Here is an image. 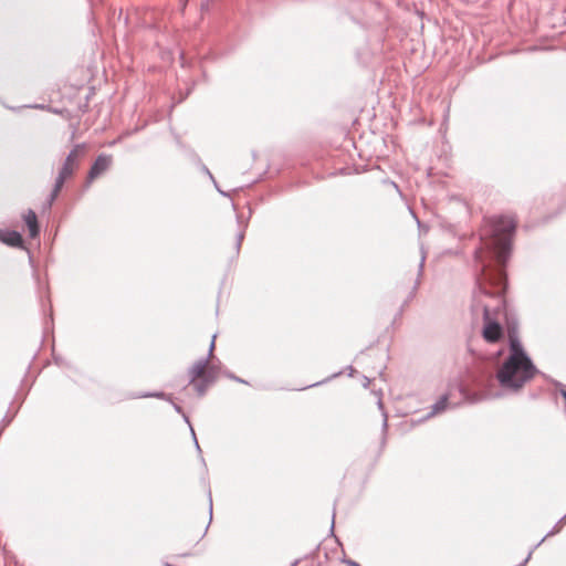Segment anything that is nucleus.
I'll use <instances>...</instances> for the list:
<instances>
[{"mask_svg": "<svg viewBox=\"0 0 566 566\" xmlns=\"http://www.w3.org/2000/svg\"><path fill=\"white\" fill-rule=\"evenodd\" d=\"M86 145L76 144L66 155L61 168L59 169L55 181L64 185L72 177L78 167V158L84 154Z\"/></svg>", "mask_w": 566, "mask_h": 566, "instance_id": "3", "label": "nucleus"}, {"mask_svg": "<svg viewBox=\"0 0 566 566\" xmlns=\"http://www.w3.org/2000/svg\"><path fill=\"white\" fill-rule=\"evenodd\" d=\"M403 308H405V305L402 304L401 307L399 308V312H397L396 317L401 316Z\"/></svg>", "mask_w": 566, "mask_h": 566, "instance_id": "29", "label": "nucleus"}, {"mask_svg": "<svg viewBox=\"0 0 566 566\" xmlns=\"http://www.w3.org/2000/svg\"><path fill=\"white\" fill-rule=\"evenodd\" d=\"M514 346L515 349H509V356L495 374L501 388L511 392L520 391L535 375L541 374L525 349L518 350L517 345Z\"/></svg>", "mask_w": 566, "mask_h": 566, "instance_id": "2", "label": "nucleus"}, {"mask_svg": "<svg viewBox=\"0 0 566 566\" xmlns=\"http://www.w3.org/2000/svg\"><path fill=\"white\" fill-rule=\"evenodd\" d=\"M348 369L350 370L349 375H352V373L354 371L353 367L348 366Z\"/></svg>", "mask_w": 566, "mask_h": 566, "instance_id": "34", "label": "nucleus"}, {"mask_svg": "<svg viewBox=\"0 0 566 566\" xmlns=\"http://www.w3.org/2000/svg\"><path fill=\"white\" fill-rule=\"evenodd\" d=\"M449 400V397L448 395H442L432 406H431V410L420 419V421H423V420H428L437 415H440L442 413L443 411H446L449 407L451 408H455V405H450L448 402Z\"/></svg>", "mask_w": 566, "mask_h": 566, "instance_id": "10", "label": "nucleus"}, {"mask_svg": "<svg viewBox=\"0 0 566 566\" xmlns=\"http://www.w3.org/2000/svg\"><path fill=\"white\" fill-rule=\"evenodd\" d=\"M560 396L564 398V400L566 401V389H562L560 390Z\"/></svg>", "mask_w": 566, "mask_h": 566, "instance_id": "30", "label": "nucleus"}, {"mask_svg": "<svg viewBox=\"0 0 566 566\" xmlns=\"http://www.w3.org/2000/svg\"><path fill=\"white\" fill-rule=\"evenodd\" d=\"M211 384L212 382H210L208 379L201 378V379L196 380L195 384H192V385H193L195 390L197 391L198 396L202 397L206 394L208 386Z\"/></svg>", "mask_w": 566, "mask_h": 566, "instance_id": "15", "label": "nucleus"}, {"mask_svg": "<svg viewBox=\"0 0 566 566\" xmlns=\"http://www.w3.org/2000/svg\"><path fill=\"white\" fill-rule=\"evenodd\" d=\"M378 407H379L380 409H382V402H381V400H378Z\"/></svg>", "mask_w": 566, "mask_h": 566, "instance_id": "33", "label": "nucleus"}, {"mask_svg": "<svg viewBox=\"0 0 566 566\" xmlns=\"http://www.w3.org/2000/svg\"><path fill=\"white\" fill-rule=\"evenodd\" d=\"M203 378L208 379L210 382H214L217 379V367L211 364L207 365L206 369H203Z\"/></svg>", "mask_w": 566, "mask_h": 566, "instance_id": "16", "label": "nucleus"}, {"mask_svg": "<svg viewBox=\"0 0 566 566\" xmlns=\"http://www.w3.org/2000/svg\"><path fill=\"white\" fill-rule=\"evenodd\" d=\"M424 261H426V254H424V252H422L420 262L418 264V275H417V279H416V281L413 283V286H412L411 291L409 292V294L407 295L405 302L402 303L405 306H407L408 303L415 298L416 293H417V291H418V289L420 286L421 276H422V273H423Z\"/></svg>", "mask_w": 566, "mask_h": 566, "instance_id": "12", "label": "nucleus"}, {"mask_svg": "<svg viewBox=\"0 0 566 566\" xmlns=\"http://www.w3.org/2000/svg\"><path fill=\"white\" fill-rule=\"evenodd\" d=\"M113 157L107 154H99L91 166L87 174V185L104 174L112 166Z\"/></svg>", "mask_w": 566, "mask_h": 566, "instance_id": "5", "label": "nucleus"}, {"mask_svg": "<svg viewBox=\"0 0 566 566\" xmlns=\"http://www.w3.org/2000/svg\"><path fill=\"white\" fill-rule=\"evenodd\" d=\"M506 333L509 338V349H515L514 345H517L518 350L524 349L518 336V322L516 318H506Z\"/></svg>", "mask_w": 566, "mask_h": 566, "instance_id": "6", "label": "nucleus"}, {"mask_svg": "<svg viewBox=\"0 0 566 566\" xmlns=\"http://www.w3.org/2000/svg\"><path fill=\"white\" fill-rule=\"evenodd\" d=\"M334 524H335V509L333 510V515H332V525H331V533L332 534L334 532Z\"/></svg>", "mask_w": 566, "mask_h": 566, "instance_id": "26", "label": "nucleus"}, {"mask_svg": "<svg viewBox=\"0 0 566 566\" xmlns=\"http://www.w3.org/2000/svg\"><path fill=\"white\" fill-rule=\"evenodd\" d=\"M23 219L28 227L30 238H36L40 233V226L36 213L32 209H29L23 216Z\"/></svg>", "mask_w": 566, "mask_h": 566, "instance_id": "11", "label": "nucleus"}, {"mask_svg": "<svg viewBox=\"0 0 566 566\" xmlns=\"http://www.w3.org/2000/svg\"><path fill=\"white\" fill-rule=\"evenodd\" d=\"M209 363V357H202L198 359L189 369H188V385L195 384L196 380L203 378V369H206Z\"/></svg>", "mask_w": 566, "mask_h": 566, "instance_id": "9", "label": "nucleus"}, {"mask_svg": "<svg viewBox=\"0 0 566 566\" xmlns=\"http://www.w3.org/2000/svg\"><path fill=\"white\" fill-rule=\"evenodd\" d=\"M478 400H479V398H478V397H474L471 401H472V402H476Z\"/></svg>", "mask_w": 566, "mask_h": 566, "instance_id": "35", "label": "nucleus"}, {"mask_svg": "<svg viewBox=\"0 0 566 566\" xmlns=\"http://www.w3.org/2000/svg\"><path fill=\"white\" fill-rule=\"evenodd\" d=\"M516 222L507 216L484 218L480 231V247L474 250V265L481 293L494 296L504 304L506 290L505 266L512 250Z\"/></svg>", "mask_w": 566, "mask_h": 566, "instance_id": "1", "label": "nucleus"}, {"mask_svg": "<svg viewBox=\"0 0 566 566\" xmlns=\"http://www.w3.org/2000/svg\"><path fill=\"white\" fill-rule=\"evenodd\" d=\"M200 168H201L202 172H205L210 178L211 181H214L213 175L211 174V171L208 169V167L205 164L200 163Z\"/></svg>", "mask_w": 566, "mask_h": 566, "instance_id": "20", "label": "nucleus"}, {"mask_svg": "<svg viewBox=\"0 0 566 566\" xmlns=\"http://www.w3.org/2000/svg\"><path fill=\"white\" fill-rule=\"evenodd\" d=\"M565 522H566V514L559 518V523H565Z\"/></svg>", "mask_w": 566, "mask_h": 566, "instance_id": "31", "label": "nucleus"}, {"mask_svg": "<svg viewBox=\"0 0 566 566\" xmlns=\"http://www.w3.org/2000/svg\"><path fill=\"white\" fill-rule=\"evenodd\" d=\"M224 375H226L229 379L234 380V381H237V382H240V384H248V381H247V380H244V379H242V378H240V377L235 376L234 374H232V373H230V371H227Z\"/></svg>", "mask_w": 566, "mask_h": 566, "instance_id": "18", "label": "nucleus"}, {"mask_svg": "<svg viewBox=\"0 0 566 566\" xmlns=\"http://www.w3.org/2000/svg\"><path fill=\"white\" fill-rule=\"evenodd\" d=\"M339 375H342V371L335 373V374H333L331 377H328V378H326V379H324V380H322V381H317V382H314V384H312V385H308V386L304 387L303 389L319 386V385L325 384L326 381H328V380H331L332 378H335V377H337V376H339Z\"/></svg>", "mask_w": 566, "mask_h": 566, "instance_id": "17", "label": "nucleus"}, {"mask_svg": "<svg viewBox=\"0 0 566 566\" xmlns=\"http://www.w3.org/2000/svg\"><path fill=\"white\" fill-rule=\"evenodd\" d=\"M192 87L188 88L187 92H186V96H188L191 92Z\"/></svg>", "mask_w": 566, "mask_h": 566, "instance_id": "32", "label": "nucleus"}, {"mask_svg": "<svg viewBox=\"0 0 566 566\" xmlns=\"http://www.w3.org/2000/svg\"><path fill=\"white\" fill-rule=\"evenodd\" d=\"M387 428H388V419H387V413L384 412V421H382V433L386 434L387 432Z\"/></svg>", "mask_w": 566, "mask_h": 566, "instance_id": "22", "label": "nucleus"}, {"mask_svg": "<svg viewBox=\"0 0 566 566\" xmlns=\"http://www.w3.org/2000/svg\"><path fill=\"white\" fill-rule=\"evenodd\" d=\"M482 337L490 344H495L504 337V329L501 323L492 317L490 306L483 305Z\"/></svg>", "mask_w": 566, "mask_h": 566, "instance_id": "4", "label": "nucleus"}, {"mask_svg": "<svg viewBox=\"0 0 566 566\" xmlns=\"http://www.w3.org/2000/svg\"><path fill=\"white\" fill-rule=\"evenodd\" d=\"M369 382H370L369 378L368 377H364V384H363L364 387H368Z\"/></svg>", "mask_w": 566, "mask_h": 566, "instance_id": "28", "label": "nucleus"}, {"mask_svg": "<svg viewBox=\"0 0 566 566\" xmlns=\"http://www.w3.org/2000/svg\"><path fill=\"white\" fill-rule=\"evenodd\" d=\"M216 337H217V335H213V336H212V339H211V343H210V346H209V350H208V355H207V357H209V360H210V359L212 358V356H213V350H214V346H216V345H214Z\"/></svg>", "mask_w": 566, "mask_h": 566, "instance_id": "19", "label": "nucleus"}, {"mask_svg": "<svg viewBox=\"0 0 566 566\" xmlns=\"http://www.w3.org/2000/svg\"><path fill=\"white\" fill-rule=\"evenodd\" d=\"M29 107H32V108H40V109H44L45 106L43 104H35V105H30Z\"/></svg>", "mask_w": 566, "mask_h": 566, "instance_id": "27", "label": "nucleus"}, {"mask_svg": "<svg viewBox=\"0 0 566 566\" xmlns=\"http://www.w3.org/2000/svg\"><path fill=\"white\" fill-rule=\"evenodd\" d=\"M63 186L64 185L54 181L53 188H52V190H51V192H50V195H49V197L46 199V202H45V207L46 208L50 209L52 207L53 202L56 200V198H57L60 191L62 190Z\"/></svg>", "mask_w": 566, "mask_h": 566, "instance_id": "14", "label": "nucleus"}, {"mask_svg": "<svg viewBox=\"0 0 566 566\" xmlns=\"http://www.w3.org/2000/svg\"><path fill=\"white\" fill-rule=\"evenodd\" d=\"M237 220H238V223H239V231L237 233V238H235V245H234V249H235V252L237 254L240 252V249H241V245H242V242H243V239H244V235H245V229L248 227V222H241L240 220V217L238 216L237 217Z\"/></svg>", "mask_w": 566, "mask_h": 566, "instance_id": "13", "label": "nucleus"}, {"mask_svg": "<svg viewBox=\"0 0 566 566\" xmlns=\"http://www.w3.org/2000/svg\"><path fill=\"white\" fill-rule=\"evenodd\" d=\"M209 514H210V520L212 518V496H211V492H209Z\"/></svg>", "mask_w": 566, "mask_h": 566, "instance_id": "25", "label": "nucleus"}, {"mask_svg": "<svg viewBox=\"0 0 566 566\" xmlns=\"http://www.w3.org/2000/svg\"><path fill=\"white\" fill-rule=\"evenodd\" d=\"M212 182H213V185H214L216 189L218 190V192H219L221 196H223V197H229V196H230V195H229V192H226V191H223V189H220V188H219V186H218V184H217V181H216V180H214V181H212Z\"/></svg>", "mask_w": 566, "mask_h": 566, "instance_id": "23", "label": "nucleus"}, {"mask_svg": "<svg viewBox=\"0 0 566 566\" xmlns=\"http://www.w3.org/2000/svg\"><path fill=\"white\" fill-rule=\"evenodd\" d=\"M190 431H191V434H192V439H193V442H195L196 449L198 450V452H201V449H200V446H199V443H198V440H197V437H196L195 430L192 429V427H191V426H190Z\"/></svg>", "mask_w": 566, "mask_h": 566, "instance_id": "21", "label": "nucleus"}, {"mask_svg": "<svg viewBox=\"0 0 566 566\" xmlns=\"http://www.w3.org/2000/svg\"><path fill=\"white\" fill-rule=\"evenodd\" d=\"M0 241L9 247L22 248L23 238L15 230H0Z\"/></svg>", "mask_w": 566, "mask_h": 566, "instance_id": "8", "label": "nucleus"}, {"mask_svg": "<svg viewBox=\"0 0 566 566\" xmlns=\"http://www.w3.org/2000/svg\"><path fill=\"white\" fill-rule=\"evenodd\" d=\"M150 397L169 401L172 405L175 411L178 413H181L184 417V420L190 426L188 416L184 413L182 408L178 403H175L172 401V398L170 395H167L164 391H148V392H143L140 395L133 396V398H150Z\"/></svg>", "mask_w": 566, "mask_h": 566, "instance_id": "7", "label": "nucleus"}, {"mask_svg": "<svg viewBox=\"0 0 566 566\" xmlns=\"http://www.w3.org/2000/svg\"><path fill=\"white\" fill-rule=\"evenodd\" d=\"M343 563L348 565V566H360V564H358L357 562H355L353 559H347V558H344Z\"/></svg>", "mask_w": 566, "mask_h": 566, "instance_id": "24", "label": "nucleus"}]
</instances>
